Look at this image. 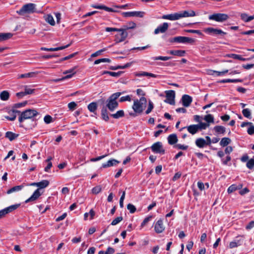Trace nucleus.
Masks as SVG:
<instances>
[{
	"mask_svg": "<svg viewBox=\"0 0 254 254\" xmlns=\"http://www.w3.org/2000/svg\"><path fill=\"white\" fill-rule=\"evenodd\" d=\"M152 151L156 153L164 154L165 149L163 148L162 143L161 142H157L152 144L151 146Z\"/></svg>",
	"mask_w": 254,
	"mask_h": 254,
	"instance_id": "obj_7",
	"label": "nucleus"
},
{
	"mask_svg": "<svg viewBox=\"0 0 254 254\" xmlns=\"http://www.w3.org/2000/svg\"><path fill=\"white\" fill-rule=\"evenodd\" d=\"M135 75L136 76H138V77L147 76H150V77H153V78H156L157 76V75L156 74H153L152 73L145 72V71L136 72L135 73Z\"/></svg>",
	"mask_w": 254,
	"mask_h": 254,
	"instance_id": "obj_23",
	"label": "nucleus"
},
{
	"mask_svg": "<svg viewBox=\"0 0 254 254\" xmlns=\"http://www.w3.org/2000/svg\"><path fill=\"white\" fill-rule=\"evenodd\" d=\"M88 109L90 112L95 113L97 109V105L96 102H92L88 105Z\"/></svg>",
	"mask_w": 254,
	"mask_h": 254,
	"instance_id": "obj_33",
	"label": "nucleus"
},
{
	"mask_svg": "<svg viewBox=\"0 0 254 254\" xmlns=\"http://www.w3.org/2000/svg\"><path fill=\"white\" fill-rule=\"evenodd\" d=\"M69 46H70V44H68L64 46H61V47L54 48H49V52H54V51H59V50H64V49L68 47Z\"/></svg>",
	"mask_w": 254,
	"mask_h": 254,
	"instance_id": "obj_47",
	"label": "nucleus"
},
{
	"mask_svg": "<svg viewBox=\"0 0 254 254\" xmlns=\"http://www.w3.org/2000/svg\"><path fill=\"white\" fill-rule=\"evenodd\" d=\"M188 131L191 134L196 133L198 130V127L196 125H190L187 127Z\"/></svg>",
	"mask_w": 254,
	"mask_h": 254,
	"instance_id": "obj_30",
	"label": "nucleus"
},
{
	"mask_svg": "<svg viewBox=\"0 0 254 254\" xmlns=\"http://www.w3.org/2000/svg\"><path fill=\"white\" fill-rule=\"evenodd\" d=\"M242 188V185H239L237 186L236 185L233 184L230 186L227 190V191L229 193H231L237 190L241 189Z\"/></svg>",
	"mask_w": 254,
	"mask_h": 254,
	"instance_id": "obj_29",
	"label": "nucleus"
},
{
	"mask_svg": "<svg viewBox=\"0 0 254 254\" xmlns=\"http://www.w3.org/2000/svg\"><path fill=\"white\" fill-rule=\"evenodd\" d=\"M9 93L6 91H3L0 94V98L1 100L6 101L9 98Z\"/></svg>",
	"mask_w": 254,
	"mask_h": 254,
	"instance_id": "obj_42",
	"label": "nucleus"
},
{
	"mask_svg": "<svg viewBox=\"0 0 254 254\" xmlns=\"http://www.w3.org/2000/svg\"><path fill=\"white\" fill-rule=\"evenodd\" d=\"M164 19H168L170 20H177L180 19L179 12L163 15L162 17Z\"/></svg>",
	"mask_w": 254,
	"mask_h": 254,
	"instance_id": "obj_19",
	"label": "nucleus"
},
{
	"mask_svg": "<svg viewBox=\"0 0 254 254\" xmlns=\"http://www.w3.org/2000/svg\"><path fill=\"white\" fill-rule=\"evenodd\" d=\"M247 132L250 135L254 134V126H253L252 124L248 128Z\"/></svg>",
	"mask_w": 254,
	"mask_h": 254,
	"instance_id": "obj_63",
	"label": "nucleus"
},
{
	"mask_svg": "<svg viewBox=\"0 0 254 254\" xmlns=\"http://www.w3.org/2000/svg\"><path fill=\"white\" fill-rule=\"evenodd\" d=\"M146 102V99L144 97H142L139 100L136 99L134 100L132 107L134 112L137 114H141L145 107Z\"/></svg>",
	"mask_w": 254,
	"mask_h": 254,
	"instance_id": "obj_2",
	"label": "nucleus"
},
{
	"mask_svg": "<svg viewBox=\"0 0 254 254\" xmlns=\"http://www.w3.org/2000/svg\"><path fill=\"white\" fill-rule=\"evenodd\" d=\"M104 62L110 63L111 60L108 58L100 59H98V60H96L94 62V64H100L101 63H104Z\"/></svg>",
	"mask_w": 254,
	"mask_h": 254,
	"instance_id": "obj_51",
	"label": "nucleus"
},
{
	"mask_svg": "<svg viewBox=\"0 0 254 254\" xmlns=\"http://www.w3.org/2000/svg\"><path fill=\"white\" fill-rule=\"evenodd\" d=\"M102 190V187L101 186L98 185L96 186V187H94L92 189V193L94 194H98L99 192H100Z\"/></svg>",
	"mask_w": 254,
	"mask_h": 254,
	"instance_id": "obj_46",
	"label": "nucleus"
},
{
	"mask_svg": "<svg viewBox=\"0 0 254 254\" xmlns=\"http://www.w3.org/2000/svg\"><path fill=\"white\" fill-rule=\"evenodd\" d=\"M44 122L47 124H49L53 122V118L51 116L48 115L45 116V117L44 118Z\"/></svg>",
	"mask_w": 254,
	"mask_h": 254,
	"instance_id": "obj_53",
	"label": "nucleus"
},
{
	"mask_svg": "<svg viewBox=\"0 0 254 254\" xmlns=\"http://www.w3.org/2000/svg\"><path fill=\"white\" fill-rule=\"evenodd\" d=\"M126 192L125 191H123L122 195L121 196L120 199V206L121 208L124 207V200L125 197Z\"/></svg>",
	"mask_w": 254,
	"mask_h": 254,
	"instance_id": "obj_62",
	"label": "nucleus"
},
{
	"mask_svg": "<svg viewBox=\"0 0 254 254\" xmlns=\"http://www.w3.org/2000/svg\"><path fill=\"white\" fill-rule=\"evenodd\" d=\"M19 206L20 204H14L0 210V219L4 216L6 214L16 209Z\"/></svg>",
	"mask_w": 254,
	"mask_h": 254,
	"instance_id": "obj_10",
	"label": "nucleus"
},
{
	"mask_svg": "<svg viewBox=\"0 0 254 254\" xmlns=\"http://www.w3.org/2000/svg\"><path fill=\"white\" fill-rule=\"evenodd\" d=\"M123 92H116L111 95L107 100L106 107L111 112L114 111L118 106V103L116 100L123 94Z\"/></svg>",
	"mask_w": 254,
	"mask_h": 254,
	"instance_id": "obj_1",
	"label": "nucleus"
},
{
	"mask_svg": "<svg viewBox=\"0 0 254 254\" xmlns=\"http://www.w3.org/2000/svg\"><path fill=\"white\" fill-rule=\"evenodd\" d=\"M229 16L225 13H214L209 16V19L217 22H222L229 19Z\"/></svg>",
	"mask_w": 254,
	"mask_h": 254,
	"instance_id": "obj_5",
	"label": "nucleus"
},
{
	"mask_svg": "<svg viewBox=\"0 0 254 254\" xmlns=\"http://www.w3.org/2000/svg\"><path fill=\"white\" fill-rule=\"evenodd\" d=\"M229 70L228 69L224 70L222 71H218L215 70H210L209 71V74L210 75H213L214 73L216 74V75L218 76L224 75L225 74L228 73Z\"/></svg>",
	"mask_w": 254,
	"mask_h": 254,
	"instance_id": "obj_38",
	"label": "nucleus"
},
{
	"mask_svg": "<svg viewBox=\"0 0 254 254\" xmlns=\"http://www.w3.org/2000/svg\"><path fill=\"white\" fill-rule=\"evenodd\" d=\"M153 108V104L151 101H149L148 108L145 112L146 114H149L152 110Z\"/></svg>",
	"mask_w": 254,
	"mask_h": 254,
	"instance_id": "obj_58",
	"label": "nucleus"
},
{
	"mask_svg": "<svg viewBox=\"0 0 254 254\" xmlns=\"http://www.w3.org/2000/svg\"><path fill=\"white\" fill-rule=\"evenodd\" d=\"M119 163V161L115 159H111L109 160L107 163L102 164L103 168L110 167L114 165H116Z\"/></svg>",
	"mask_w": 254,
	"mask_h": 254,
	"instance_id": "obj_24",
	"label": "nucleus"
},
{
	"mask_svg": "<svg viewBox=\"0 0 254 254\" xmlns=\"http://www.w3.org/2000/svg\"><path fill=\"white\" fill-rule=\"evenodd\" d=\"M225 57L233 58L234 59L239 60L242 61H246L250 60V59H246L242 57L241 55H237L235 54H227Z\"/></svg>",
	"mask_w": 254,
	"mask_h": 254,
	"instance_id": "obj_21",
	"label": "nucleus"
},
{
	"mask_svg": "<svg viewBox=\"0 0 254 254\" xmlns=\"http://www.w3.org/2000/svg\"><path fill=\"white\" fill-rule=\"evenodd\" d=\"M171 59L170 57H163V56H158V57H152V59L154 61L157 60H162L164 61H168Z\"/></svg>",
	"mask_w": 254,
	"mask_h": 254,
	"instance_id": "obj_48",
	"label": "nucleus"
},
{
	"mask_svg": "<svg viewBox=\"0 0 254 254\" xmlns=\"http://www.w3.org/2000/svg\"><path fill=\"white\" fill-rule=\"evenodd\" d=\"M181 100L183 105L186 107H188L190 106L192 101V99L191 96L185 94L182 96Z\"/></svg>",
	"mask_w": 254,
	"mask_h": 254,
	"instance_id": "obj_15",
	"label": "nucleus"
},
{
	"mask_svg": "<svg viewBox=\"0 0 254 254\" xmlns=\"http://www.w3.org/2000/svg\"><path fill=\"white\" fill-rule=\"evenodd\" d=\"M196 125L198 127V130L205 129L209 126L208 124L202 122H200L198 125Z\"/></svg>",
	"mask_w": 254,
	"mask_h": 254,
	"instance_id": "obj_50",
	"label": "nucleus"
},
{
	"mask_svg": "<svg viewBox=\"0 0 254 254\" xmlns=\"http://www.w3.org/2000/svg\"><path fill=\"white\" fill-rule=\"evenodd\" d=\"M131 95H127L125 96H122L120 99V101L121 102H125V101H131Z\"/></svg>",
	"mask_w": 254,
	"mask_h": 254,
	"instance_id": "obj_52",
	"label": "nucleus"
},
{
	"mask_svg": "<svg viewBox=\"0 0 254 254\" xmlns=\"http://www.w3.org/2000/svg\"><path fill=\"white\" fill-rule=\"evenodd\" d=\"M168 141L170 145H173L176 143L178 141V138L177 135L175 134H172L168 136Z\"/></svg>",
	"mask_w": 254,
	"mask_h": 254,
	"instance_id": "obj_25",
	"label": "nucleus"
},
{
	"mask_svg": "<svg viewBox=\"0 0 254 254\" xmlns=\"http://www.w3.org/2000/svg\"><path fill=\"white\" fill-rule=\"evenodd\" d=\"M214 130L217 134H224L225 132V128L221 126H215Z\"/></svg>",
	"mask_w": 254,
	"mask_h": 254,
	"instance_id": "obj_34",
	"label": "nucleus"
},
{
	"mask_svg": "<svg viewBox=\"0 0 254 254\" xmlns=\"http://www.w3.org/2000/svg\"><path fill=\"white\" fill-rule=\"evenodd\" d=\"M41 193L39 190V189H37L33 193V194L30 197H29L28 199H27L26 201V203H28L30 201H33L37 199L38 197L41 195Z\"/></svg>",
	"mask_w": 254,
	"mask_h": 254,
	"instance_id": "obj_20",
	"label": "nucleus"
},
{
	"mask_svg": "<svg viewBox=\"0 0 254 254\" xmlns=\"http://www.w3.org/2000/svg\"><path fill=\"white\" fill-rule=\"evenodd\" d=\"M204 31L209 34H211L213 35H225L226 34V32H223L221 29L213 28L211 27L205 29Z\"/></svg>",
	"mask_w": 254,
	"mask_h": 254,
	"instance_id": "obj_12",
	"label": "nucleus"
},
{
	"mask_svg": "<svg viewBox=\"0 0 254 254\" xmlns=\"http://www.w3.org/2000/svg\"><path fill=\"white\" fill-rule=\"evenodd\" d=\"M34 90L35 89L29 88L27 86H26L25 87V90L24 92L25 95L32 94L34 92Z\"/></svg>",
	"mask_w": 254,
	"mask_h": 254,
	"instance_id": "obj_59",
	"label": "nucleus"
},
{
	"mask_svg": "<svg viewBox=\"0 0 254 254\" xmlns=\"http://www.w3.org/2000/svg\"><path fill=\"white\" fill-rule=\"evenodd\" d=\"M122 15L124 17H137L142 18L145 14V12L144 11H128V12H123L122 13Z\"/></svg>",
	"mask_w": 254,
	"mask_h": 254,
	"instance_id": "obj_9",
	"label": "nucleus"
},
{
	"mask_svg": "<svg viewBox=\"0 0 254 254\" xmlns=\"http://www.w3.org/2000/svg\"><path fill=\"white\" fill-rule=\"evenodd\" d=\"M49 185V182L48 180H42V181L38 183H32L30 184V186L38 187L40 189H44L48 187Z\"/></svg>",
	"mask_w": 254,
	"mask_h": 254,
	"instance_id": "obj_16",
	"label": "nucleus"
},
{
	"mask_svg": "<svg viewBox=\"0 0 254 254\" xmlns=\"http://www.w3.org/2000/svg\"><path fill=\"white\" fill-rule=\"evenodd\" d=\"M241 241L240 240L234 241L230 243L229 248L230 249L236 248L238 246L241 245Z\"/></svg>",
	"mask_w": 254,
	"mask_h": 254,
	"instance_id": "obj_43",
	"label": "nucleus"
},
{
	"mask_svg": "<svg viewBox=\"0 0 254 254\" xmlns=\"http://www.w3.org/2000/svg\"><path fill=\"white\" fill-rule=\"evenodd\" d=\"M167 53H169L171 55H174V56H177L179 57H183L184 56L186 51L184 50H171L167 52Z\"/></svg>",
	"mask_w": 254,
	"mask_h": 254,
	"instance_id": "obj_22",
	"label": "nucleus"
},
{
	"mask_svg": "<svg viewBox=\"0 0 254 254\" xmlns=\"http://www.w3.org/2000/svg\"><path fill=\"white\" fill-rule=\"evenodd\" d=\"M195 144L199 148H203L206 145V141L202 138H197L195 140Z\"/></svg>",
	"mask_w": 254,
	"mask_h": 254,
	"instance_id": "obj_28",
	"label": "nucleus"
},
{
	"mask_svg": "<svg viewBox=\"0 0 254 254\" xmlns=\"http://www.w3.org/2000/svg\"><path fill=\"white\" fill-rule=\"evenodd\" d=\"M204 120L208 123H214V118L211 114L206 115L204 118Z\"/></svg>",
	"mask_w": 254,
	"mask_h": 254,
	"instance_id": "obj_45",
	"label": "nucleus"
},
{
	"mask_svg": "<svg viewBox=\"0 0 254 254\" xmlns=\"http://www.w3.org/2000/svg\"><path fill=\"white\" fill-rule=\"evenodd\" d=\"M36 11V5L29 3L24 5L21 8L17 11V13L21 16H26L27 14L34 13Z\"/></svg>",
	"mask_w": 254,
	"mask_h": 254,
	"instance_id": "obj_4",
	"label": "nucleus"
},
{
	"mask_svg": "<svg viewBox=\"0 0 254 254\" xmlns=\"http://www.w3.org/2000/svg\"><path fill=\"white\" fill-rule=\"evenodd\" d=\"M242 113L244 116L248 119L251 118V112L249 109H244L242 111Z\"/></svg>",
	"mask_w": 254,
	"mask_h": 254,
	"instance_id": "obj_44",
	"label": "nucleus"
},
{
	"mask_svg": "<svg viewBox=\"0 0 254 254\" xmlns=\"http://www.w3.org/2000/svg\"><path fill=\"white\" fill-rule=\"evenodd\" d=\"M231 140L228 137H224L222 138L220 142V145L221 146L224 147L228 145L230 143Z\"/></svg>",
	"mask_w": 254,
	"mask_h": 254,
	"instance_id": "obj_37",
	"label": "nucleus"
},
{
	"mask_svg": "<svg viewBox=\"0 0 254 254\" xmlns=\"http://www.w3.org/2000/svg\"><path fill=\"white\" fill-rule=\"evenodd\" d=\"M12 36L11 33H0V42L10 39Z\"/></svg>",
	"mask_w": 254,
	"mask_h": 254,
	"instance_id": "obj_27",
	"label": "nucleus"
},
{
	"mask_svg": "<svg viewBox=\"0 0 254 254\" xmlns=\"http://www.w3.org/2000/svg\"><path fill=\"white\" fill-rule=\"evenodd\" d=\"M23 188V185L15 186L7 191V194L11 193L15 191H18L22 189Z\"/></svg>",
	"mask_w": 254,
	"mask_h": 254,
	"instance_id": "obj_36",
	"label": "nucleus"
},
{
	"mask_svg": "<svg viewBox=\"0 0 254 254\" xmlns=\"http://www.w3.org/2000/svg\"><path fill=\"white\" fill-rule=\"evenodd\" d=\"M242 80L239 79H223L220 81H219V83H227V82H232V83H236V82H242Z\"/></svg>",
	"mask_w": 254,
	"mask_h": 254,
	"instance_id": "obj_41",
	"label": "nucleus"
},
{
	"mask_svg": "<svg viewBox=\"0 0 254 254\" xmlns=\"http://www.w3.org/2000/svg\"><path fill=\"white\" fill-rule=\"evenodd\" d=\"M154 230L157 233H162L165 230V226L163 225V220L159 219L154 225Z\"/></svg>",
	"mask_w": 254,
	"mask_h": 254,
	"instance_id": "obj_13",
	"label": "nucleus"
},
{
	"mask_svg": "<svg viewBox=\"0 0 254 254\" xmlns=\"http://www.w3.org/2000/svg\"><path fill=\"white\" fill-rule=\"evenodd\" d=\"M169 24L167 22L163 23L162 25H159L154 30V34H158L160 33H165L168 29Z\"/></svg>",
	"mask_w": 254,
	"mask_h": 254,
	"instance_id": "obj_14",
	"label": "nucleus"
},
{
	"mask_svg": "<svg viewBox=\"0 0 254 254\" xmlns=\"http://www.w3.org/2000/svg\"><path fill=\"white\" fill-rule=\"evenodd\" d=\"M16 113L20 114V112L17 110H12L9 112L10 116H5V118L9 121H14L16 117Z\"/></svg>",
	"mask_w": 254,
	"mask_h": 254,
	"instance_id": "obj_26",
	"label": "nucleus"
},
{
	"mask_svg": "<svg viewBox=\"0 0 254 254\" xmlns=\"http://www.w3.org/2000/svg\"><path fill=\"white\" fill-rule=\"evenodd\" d=\"M39 73V71H32L28 73H26L24 74H21L18 75L17 78H33L36 76V75Z\"/></svg>",
	"mask_w": 254,
	"mask_h": 254,
	"instance_id": "obj_18",
	"label": "nucleus"
},
{
	"mask_svg": "<svg viewBox=\"0 0 254 254\" xmlns=\"http://www.w3.org/2000/svg\"><path fill=\"white\" fill-rule=\"evenodd\" d=\"M166 99L165 102L170 105L175 104V92L174 90H168L165 91Z\"/></svg>",
	"mask_w": 254,
	"mask_h": 254,
	"instance_id": "obj_8",
	"label": "nucleus"
},
{
	"mask_svg": "<svg viewBox=\"0 0 254 254\" xmlns=\"http://www.w3.org/2000/svg\"><path fill=\"white\" fill-rule=\"evenodd\" d=\"M122 71L113 72L109 71H104L102 73V74H108L113 77H119L122 74Z\"/></svg>",
	"mask_w": 254,
	"mask_h": 254,
	"instance_id": "obj_35",
	"label": "nucleus"
},
{
	"mask_svg": "<svg viewBox=\"0 0 254 254\" xmlns=\"http://www.w3.org/2000/svg\"><path fill=\"white\" fill-rule=\"evenodd\" d=\"M241 19L245 22H248L247 19H249V15L246 13H241L240 15Z\"/></svg>",
	"mask_w": 254,
	"mask_h": 254,
	"instance_id": "obj_61",
	"label": "nucleus"
},
{
	"mask_svg": "<svg viewBox=\"0 0 254 254\" xmlns=\"http://www.w3.org/2000/svg\"><path fill=\"white\" fill-rule=\"evenodd\" d=\"M18 136V134L14 133L11 131H7L5 133V137L10 141H12Z\"/></svg>",
	"mask_w": 254,
	"mask_h": 254,
	"instance_id": "obj_31",
	"label": "nucleus"
},
{
	"mask_svg": "<svg viewBox=\"0 0 254 254\" xmlns=\"http://www.w3.org/2000/svg\"><path fill=\"white\" fill-rule=\"evenodd\" d=\"M125 28L124 29L127 30L129 29H134L136 27V24L133 21L129 22L127 23L126 26H125Z\"/></svg>",
	"mask_w": 254,
	"mask_h": 254,
	"instance_id": "obj_49",
	"label": "nucleus"
},
{
	"mask_svg": "<svg viewBox=\"0 0 254 254\" xmlns=\"http://www.w3.org/2000/svg\"><path fill=\"white\" fill-rule=\"evenodd\" d=\"M101 115L102 119L105 121H108L109 119L107 111L106 108L103 107L101 110Z\"/></svg>",
	"mask_w": 254,
	"mask_h": 254,
	"instance_id": "obj_39",
	"label": "nucleus"
},
{
	"mask_svg": "<svg viewBox=\"0 0 254 254\" xmlns=\"http://www.w3.org/2000/svg\"><path fill=\"white\" fill-rule=\"evenodd\" d=\"M180 19L183 17H193L195 16V12L192 10H185L179 12Z\"/></svg>",
	"mask_w": 254,
	"mask_h": 254,
	"instance_id": "obj_17",
	"label": "nucleus"
},
{
	"mask_svg": "<svg viewBox=\"0 0 254 254\" xmlns=\"http://www.w3.org/2000/svg\"><path fill=\"white\" fill-rule=\"evenodd\" d=\"M121 33L120 34H117L116 35V39L115 41L116 43H120L124 41L127 36V33L126 32L125 29H121Z\"/></svg>",
	"mask_w": 254,
	"mask_h": 254,
	"instance_id": "obj_11",
	"label": "nucleus"
},
{
	"mask_svg": "<svg viewBox=\"0 0 254 254\" xmlns=\"http://www.w3.org/2000/svg\"><path fill=\"white\" fill-rule=\"evenodd\" d=\"M127 208L131 213H133L136 211L135 207L133 204L130 203L127 204Z\"/></svg>",
	"mask_w": 254,
	"mask_h": 254,
	"instance_id": "obj_55",
	"label": "nucleus"
},
{
	"mask_svg": "<svg viewBox=\"0 0 254 254\" xmlns=\"http://www.w3.org/2000/svg\"><path fill=\"white\" fill-rule=\"evenodd\" d=\"M115 251L114 249L111 247H109L107 251L104 252L105 254H113L115 253Z\"/></svg>",
	"mask_w": 254,
	"mask_h": 254,
	"instance_id": "obj_64",
	"label": "nucleus"
},
{
	"mask_svg": "<svg viewBox=\"0 0 254 254\" xmlns=\"http://www.w3.org/2000/svg\"><path fill=\"white\" fill-rule=\"evenodd\" d=\"M77 106V104L74 102H71L68 104V108L70 110H74Z\"/></svg>",
	"mask_w": 254,
	"mask_h": 254,
	"instance_id": "obj_60",
	"label": "nucleus"
},
{
	"mask_svg": "<svg viewBox=\"0 0 254 254\" xmlns=\"http://www.w3.org/2000/svg\"><path fill=\"white\" fill-rule=\"evenodd\" d=\"M38 114V112L34 109H28L20 113L18 121L22 123L24 120L31 119Z\"/></svg>",
	"mask_w": 254,
	"mask_h": 254,
	"instance_id": "obj_3",
	"label": "nucleus"
},
{
	"mask_svg": "<svg viewBox=\"0 0 254 254\" xmlns=\"http://www.w3.org/2000/svg\"><path fill=\"white\" fill-rule=\"evenodd\" d=\"M111 116L114 119H119L124 116V112L123 110H120L117 111L115 114H111Z\"/></svg>",
	"mask_w": 254,
	"mask_h": 254,
	"instance_id": "obj_40",
	"label": "nucleus"
},
{
	"mask_svg": "<svg viewBox=\"0 0 254 254\" xmlns=\"http://www.w3.org/2000/svg\"><path fill=\"white\" fill-rule=\"evenodd\" d=\"M195 41V39L193 38L184 36L175 37L170 40V42H177L183 44H193Z\"/></svg>",
	"mask_w": 254,
	"mask_h": 254,
	"instance_id": "obj_6",
	"label": "nucleus"
},
{
	"mask_svg": "<svg viewBox=\"0 0 254 254\" xmlns=\"http://www.w3.org/2000/svg\"><path fill=\"white\" fill-rule=\"evenodd\" d=\"M175 148L178 149L187 150L188 148V146L186 145H183L181 144H177L174 146Z\"/></svg>",
	"mask_w": 254,
	"mask_h": 254,
	"instance_id": "obj_57",
	"label": "nucleus"
},
{
	"mask_svg": "<svg viewBox=\"0 0 254 254\" xmlns=\"http://www.w3.org/2000/svg\"><path fill=\"white\" fill-rule=\"evenodd\" d=\"M123 220V217L122 216L118 217L114 220H113L111 223L112 225H116L120 223Z\"/></svg>",
	"mask_w": 254,
	"mask_h": 254,
	"instance_id": "obj_56",
	"label": "nucleus"
},
{
	"mask_svg": "<svg viewBox=\"0 0 254 254\" xmlns=\"http://www.w3.org/2000/svg\"><path fill=\"white\" fill-rule=\"evenodd\" d=\"M45 20L47 22L52 26L55 25V21L53 16L51 14H48L45 16Z\"/></svg>",
	"mask_w": 254,
	"mask_h": 254,
	"instance_id": "obj_32",
	"label": "nucleus"
},
{
	"mask_svg": "<svg viewBox=\"0 0 254 254\" xmlns=\"http://www.w3.org/2000/svg\"><path fill=\"white\" fill-rule=\"evenodd\" d=\"M247 167L249 169H252L254 167V159L252 158L249 160L247 163Z\"/></svg>",
	"mask_w": 254,
	"mask_h": 254,
	"instance_id": "obj_54",
	"label": "nucleus"
}]
</instances>
